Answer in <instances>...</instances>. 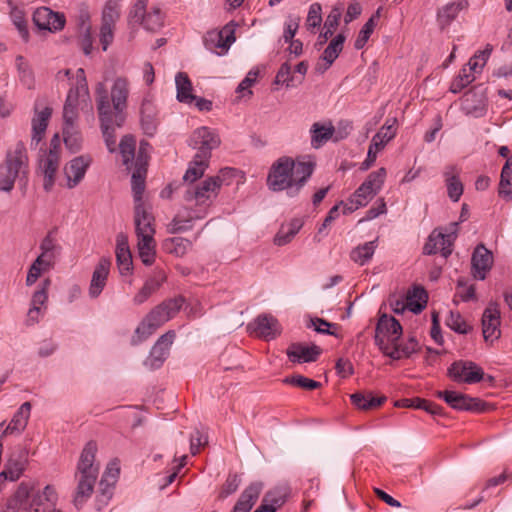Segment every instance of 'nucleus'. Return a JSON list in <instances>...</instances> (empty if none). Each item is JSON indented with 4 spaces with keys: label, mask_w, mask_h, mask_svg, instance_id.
<instances>
[{
    "label": "nucleus",
    "mask_w": 512,
    "mask_h": 512,
    "mask_svg": "<svg viewBox=\"0 0 512 512\" xmlns=\"http://www.w3.org/2000/svg\"><path fill=\"white\" fill-rule=\"evenodd\" d=\"M315 163L295 161L290 157H280L268 173L267 186L274 192L285 191L289 197H296L313 174Z\"/></svg>",
    "instance_id": "1"
},
{
    "label": "nucleus",
    "mask_w": 512,
    "mask_h": 512,
    "mask_svg": "<svg viewBox=\"0 0 512 512\" xmlns=\"http://www.w3.org/2000/svg\"><path fill=\"white\" fill-rule=\"evenodd\" d=\"M96 452V443L88 442L80 455L77 472L75 474L77 487L73 500L77 508L81 507L94 491V486L99 474V467L94 464Z\"/></svg>",
    "instance_id": "2"
},
{
    "label": "nucleus",
    "mask_w": 512,
    "mask_h": 512,
    "mask_svg": "<svg viewBox=\"0 0 512 512\" xmlns=\"http://www.w3.org/2000/svg\"><path fill=\"white\" fill-rule=\"evenodd\" d=\"M232 172V169L226 168L215 176L208 177L196 185L187 187L184 192V200L194 202L195 207L199 210H205L207 215L209 207L226 181V176Z\"/></svg>",
    "instance_id": "3"
},
{
    "label": "nucleus",
    "mask_w": 512,
    "mask_h": 512,
    "mask_svg": "<svg viewBox=\"0 0 512 512\" xmlns=\"http://www.w3.org/2000/svg\"><path fill=\"white\" fill-rule=\"evenodd\" d=\"M402 333L403 329L399 321L393 316L384 313L380 315L375 328V344L385 356L398 358V352L390 348V346L397 345Z\"/></svg>",
    "instance_id": "4"
},
{
    "label": "nucleus",
    "mask_w": 512,
    "mask_h": 512,
    "mask_svg": "<svg viewBox=\"0 0 512 512\" xmlns=\"http://www.w3.org/2000/svg\"><path fill=\"white\" fill-rule=\"evenodd\" d=\"M95 92L102 134L108 150L110 152H114L116 149V137L114 130L115 127L122 126L124 122H118L116 117L111 116L110 102L105 85L103 83H98Z\"/></svg>",
    "instance_id": "5"
},
{
    "label": "nucleus",
    "mask_w": 512,
    "mask_h": 512,
    "mask_svg": "<svg viewBox=\"0 0 512 512\" xmlns=\"http://www.w3.org/2000/svg\"><path fill=\"white\" fill-rule=\"evenodd\" d=\"M386 178V169L380 168L371 172L367 179L354 192L350 199V206L346 205L348 212H353L359 207L365 206L382 188Z\"/></svg>",
    "instance_id": "6"
},
{
    "label": "nucleus",
    "mask_w": 512,
    "mask_h": 512,
    "mask_svg": "<svg viewBox=\"0 0 512 512\" xmlns=\"http://www.w3.org/2000/svg\"><path fill=\"white\" fill-rule=\"evenodd\" d=\"M130 93V84L127 78L117 77L114 79L110 90V112L111 116L117 118L118 122H124L127 100Z\"/></svg>",
    "instance_id": "7"
},
{
    "label": "nucleus",
    "mask_w": 512,
    "mask_h": 512,
    "mask_svg": "<svg viewBox=\"0 0 512 512\" xmlns=\"http://www.w3.org/2000/svg\"><path fill=\"white\" fill-rule=\"evenodd\" d=\"M164 306L158 305L152 309L136 328L132 344L136 345L151 336L161 325L169 320L165 313Z\"/></svg>",
    "instance_id": "8"
},
{
    "label": "nucleus",
    "mask_w": 512,
    "mask_h": 512,
    "mask_svg": "<svg viewBox=\"0 0 512 512\" xmlns=\"http://www.w3.org/2000/svg\"><path fill=\"white\" fill-rule=\"evenodd\" d=\"M448 375L455 382L474 384L484 377L483 369L472 361H455L448 368Z\"/></svg>",
    "instance_id": "9"
},
{
    "label": "nucleus",
    "mask_w": 512,
    "mask_h": 512,
    "mask_svg": "<svg viewBox=\"0 0 512 512\" xmlns=\"http://www.w3.org/2000/svg\"><path fill=\"white\" fill-rule=\"evenodd\" d=\"M220 143L218 133L205 126L197 128L190 139V145L198 149L197 154L201 155L202 159H210L211 151L216 149Z\"/></svg>",
    "instance_id": "10"
},
{
    "label": "nucleus",
    "mask_w": 512,
    "mask_h": 512,
    "mask_svg": "<svg viewBox=\"0 0 512 512\" xmlns=\"http://www.w3.org/2000/svg\"><path fill=\"white\" fill-rule=\"evenodd\" d=\"M482 334L486 343L492 345L501 336V316L498 304L489 302L482 314Z\"/></svg>",
    "instance_id": "11"
},
{
    "label": "nucleus",
    "mask_w": 512,
    "mask_h": 512,
    "mask_svg": "<svg viewBox=\"0 0 512 512\" xmlns=\"http://www.w3.org/2000/svg\"><path fill=\"white\" fill-rule=\"evenodd\" d=\"M456 226L457 223H453V230L448 234L434 230L424 245V254L432 255L440 252L443 257L447 258L452 253V245L456 239Z\"/></svg>",
    "instance_id": "12"
},
{
    "label": "nucleus",
    "mask_w": 512,
    "mask_h": 512,
    "mask_svg": "<svg viewBox=\"0 0 512 512\" xmlns=\"http://www.w3.org/2000/svg\"><path fill=\"white\" fill-rule=\"evenodd\" d=\"M437 396L453 409L460 411L482 412L486 408V403L480 399L455 391H439Z\"/></svg>",
    "instance_id": "13"
},
{
    "label": "nucleus",
    "mask_w": 512,
    "mask_h": 512,
    "mask_svg": "<svg viewBox=\"0 0 512 512\" xmlns=\"http://www.w3.org/2000/svg\"><path fill=\"white\" fill-rule=\"evenodd\" d=\"M206 216L205 210H199L196 207H185L173 217L167 225V231L170 234L188 231L192 229L195 220L204 219Z\"/></svg>",
    "instance_id": "14"
},
{
    "label": "nucleus",
    "mask_w": 512,
    "mask_h": 512,
    "mask_svg": "<svg viewBox=\"0 0 512 512\" xmlns=\"http://www.w3.org/2000/svg\"><path fill=\"white\" fill-rule=\"evenodd\" d=\"M65 22L64 14L54 12L48 7L37 8L33 13V23L40 30L57 32L64 28Z\"/></svg>",
    "instance_id": "15"
},
{
    "label": "nucleus",
    "mask_w": 512,
    "mask_h": 512,
    "mask_svg": "<svg viewBox=\"0 0 512 512\" xmlns=\"http://www.w3.org/2000/svg\"><path fill=\"white\" fill-rule=\"evenodd\" d=\"M247 329L266 341L275 339L281 333L278 320L266 314L259 315L252 323L248 324Z\"/></svg>",
    "instance_id": "16"
},
{
    "label": "nucleus",
    "mask_w": 512,
    "mask_h": 512,
    "mask_svg": "<svg viewBox=\"0 0 512 512\" xmlns=\"http://www.w3.org/2000/svg\"><path fill=\"white\" fill-rule=\"evenodd\" d=\"M89 90L84 69L79 68L76 71V85L72 87L67 95L65 105L84 109L89 104Z\"/></svg>",
    "instance_id": "17"
},
{
    "label": "nucleus",
    "mask_w": 512,
    "mask_h": 512,
    "mask_svg": "<svg viewBox=\"0 0 512 512\" xmlns=\"http://www.w3.org/2000/svg\"><path fill=\"white\" fill-rule=\"evenodd\" d=\"M493 266V255L483 244H479L471 257V274L477 280H484Z\"/></svg>",
    "instance_id": "18"
},
{
    "label": "nucleus",
    "mask_w": 512,
    "mask_h": 512,
    "mask_svg": "<svg viewBox=\"0 0 512 512\" xmlns=\"http://www.w3.org/2000/svg\"><path fill=\"white\" fill-rule=\"evenodd\" d=\"M174 338V331H168L167 333L163 334L152 347L150 354L145 360L144 364L151 369L159 368L166 360Z\"/></svg>",
    "instance_id": "19"
},
{
    "label": "nucleus",
    "mask_w": 512,
    "mask_h": 512,
    "mask_svg": "<svg viewBox=\"0 0 512 512\" xmlns=\"http://www.w3.org/2000/svg\"><path fill=\"white\" fill-rule=\"evenodd\" d=\"M4 162L12 168V172L20 181L27 178L28 156L26 147L22 142H18L13 149L7 152Z\"/></svg>",
    "instance_id": "20"
},
{
    "label": "nucleus",
    "mask_w": 512,
    "mask_h": 512,
    "mask_svg": "<svg viewBox=\"0 0 512 512\" xmlns=\"http://www.w3.org/2000/svg\"><path fill=\"white\" fill-rule=\"evenodd\" d=\"M154 216L150 207L137 203L134 207V224L137 238L155 235Z\"/></svg>",
    "instance_id": "21"
},
{
    "label": "nucleus",
    "mask_w": 512,
    "mask_h": 512,
    "mask_svg": "<svg viewBox=\"0 0 512 512\" xmlns=\"http://www.w3.org/2000/svg\"><path fill=\"white\" fill-rule=\"evenodd\" d=\"M235 26L233 22L225 25L220 31H212L207 34L205 37V45L208 49H221V52H217V54H222L228 51L231 44L235 42Z\"/></svg>",
    "instance_id": "22"
},
{
    "label": "nucleus",
    "mask_w": 512,
    "mask_h": 512,
    "mask_svg": "<svg viewBox=\"0 0 512 512\" xmlns=\"http://www.w3.org/2000/svg\"><path fill=\"white\" fill-rule=\"evenodd\" d=\"M291 489L283 483L269 490L263 497L261 505L254 512H276L290 496Z\"/></svg>",
    "instance_id": "23"
},
{
    "label": "nucleus",
    "mask_w": 512,
    "mask_h": 512,
    "mask_svg": "<svg viewBox=\"0 0 512 512\" xmlns=\"http://www.w3.org/2000/svg\"><path fill=\"white\" fill-rule=\"evenodd\" d=\"M11 505L16 506L20 512H40L36 495L27 484L21 483L11 499Z\"/></svg>",
    "instance_id": "24"
},
{
    "label": "nucleus",
    "mask_w": 512,
    "mask_h": 512,
    "mask_svg": "<svg viewBox=\"0 0 512 512\" xmlns=\"http://www.w3.org/2000/svg\"><path fill=\"white\" fill-rule=\"evenodd\" d=\"M111 265V260L108 257L100 258L96 264L89 286V296L91 298H97L102 293L108 280Z\"/></svg>",
    "instance_id": "25"
},
{
    "label": "nucleus",
    "mask_w": 512,
    "mask_h": 512,
    "mask_svg": "<svg viewBox=\"0 0 512 512\" xmlns=\"http://www.w3.org/2000/svg\"><path fill=\"white\" fill-rule=\"evenodd\" d=\"M90 164L91 158L85 155L77 156L66 164L64 167V173L67 179L68 188H74L81 182Z\"/></svg>",
    "instance_id": "26"
},
{
    "label": "nucleus",
    "mask_w": 512,
    "mask_h": 512,
    "mask_svg": "<svg viewBox=\"0 0 512 512\" xmlns=\"http://www.w3.org/2000/svg\"><path fill=\"white\" fill-rule=\"evenodd\" d=\"M321 353L319 346L315 344L307 346L302 343H292L286 351L288 359L293 363L315 362Z\"/></svg>",
    "instance_id": "27"
},
{
    "label": "nucleus",
    "mask_w": 512,
    "mask_h": 512,
    "mask_svg": "<svg viewBox=\"0 0 512 512\" xmlns=\"http://www.w3.org/2000/svg\"><path fill=\"white\" fill-rule=\"evenodd\" d=\"M59 164L60 155L55 154L54 152L45 153L39 161V169L44 177L43 188L46 192H50L54 186Z\"/></svg>",
    "instance_id": "28"
},
{
    "label": "nucleus",
    "mask_w": 512,
    "mask_h": 512,
    "mask_svg": "<svg viewBox=\"0 0 512 512\" xmlns=\"http://www.w3.org/2000/svg\"><path fill=\"white\" fill-rule=\"evenodd\" d=\"M120 468L117 462H110L100 480V495L97 496V502L106 505L112 496V488L117 481Z\"/></svg>",
    "instance_id": "29"
},
{
    "label": "nucleus",
    "mask_w": 512,
    "mask_h": 512,
    "mask_svg": "<svg viewBox=\"0 0 512 512\" xmlns=\"http://www.w3.org/2000/svg\"><path fill=\"white\" fill-rule=\"evenodd\" d=\"M345 41V36L342 34H338L325 48L322 56L315 66V71L317 73L323 74L327 71L333 62L338 58L339 54L343 50V44Z\"/></svg>",
    "instance_id": "30"
},
{
    "label": "nucleus",
    "mask_w": 512,
    "mask_h": 512,
    "mask_svg": "<svg viewBox=\"0 0 512 512\" xmlns=\"http://www.w3.org/2000/svg\"><path fill=\"white\" fill-rule=\"evenodd\" d=\"M31 412L30 402H24L20 408L13 415L10 423L2 428V437L8 435L17 434L19 435L27 426Z\"/></svg>",
    "instance_id": "31"
},
{
    "label": "nucleus",
    "mask_w": 512,
    "mask_h": 512,
    "mask_svg": "<svg viewBox=\"0 0 512 512\" xmlns=\"http://www.w3.org/2000/svg\"><path fill=\"white\" fill-rule=\"evenodd\" d=\"M166 280V275L162 270L156 271L153 276L146 280L143 287L136 293L133 302L136 305L144 303L153 293H155L162 283Z\"/></svg>",
    "instance_id": "32"
},
{
    "label": "nucleus",
    "mask_w": 512,
    "mask_h": 512,
    "mask_svg": "<svg viewBox=\"0 0 512 512\" xmlns=\"http://www.w3.org/2000/svg\"><path fill=\"white\" fill-rule=\"evenodd\" d=\"M51 115L52 109L50 107H45L43 110L35 112L32 118V145H38L44 137Z\"/></svg>",
    "instance_id": "33"
},
{
    "label": "nucleus",
    "mask_w": 512,
    "mask_h": 512,
    "mask_svg": "<svg viewBox=\"0 0 512 512\" xmlns=\"http://www.w3.org/2000/svg\"><path fill=\"white\" fill-rule=\"evenodd\" d=\"M262 483L250 484L241 494L234 509L238 512H249L262 491Z\"/></svg>",
    "instance_id": "34"
},
{
    "label": "nucleus",
    "mask_w": 512,
    "mask_h": 512,
    "mask_svg": "<svg viewBox=\"0 0 512 512\" xmlns=\"http://www.w3.org/2000/svg\"><path fill=\"white\" fill-rule=\"evenodd\" d=\"M396 118L388 119L380 130L373 136L370 145L372 149L382 150L396 136Z\"/></svg>",
    "instance_id": "35"
},
{
    "label": "nucleus",
    "mask_w": 512,
    "mask_h": 512,
    "mask_svg": "<svg viewBox=\"0 0 512 512\" xmlns=\"http://www.w3.org/2000/svg\"><path fill=\"white\" fill-rule=\"evenodd\" d=\"M311 132V145L313 148L321 147L325 142L330 140L334 133V126L329 124H322L319 122H315L310 129Z\"/></svg>",
    "instance_id": "36"
},
{
    "label": "nucleus",
    "mask_w": 512,
    "mask_h": 512,
    "mask_svg": "<svg viewBox=\"0 0 512 512\" xmlns=\"http://www.w3.org/2000/svg\"><path fill=\"white\" fill-rule=\"evenodd\" d=\"M137 249L142 263L150 266L156 257V241L154 236L137 238Z\"/></svg>",
    "instance_id": "37"
},
{
    "label": "nucleus",
    "mask_w": 512,
    "mask_h": 512,
    "mask_svg": "<svg viewBox=\"0 0 512 512\" xmlns=\"http://www.w3.org/2000/svg\"><path fill=\"white\" fill-rule=\"evenodd\" d=\"M175 84L177 89V100L185 104H192L195 95L192 94V83L188 75L184 72H178L175 77Z\"/></svg>",
    "instance_id": "38"
},
{
    "label": "nucleus",
    "mask_w": 512,
    "mask_h": 512,
    "mask_svg": "<svg viewBox=\"0 0 512 512\" xmlns=\"http://www.w3.org/2000/svg\"><path fill=\"white\" fill-rule=\"evenodd\" d=\"M24 467V455L20 454L17 457L11 456L7 460L3 471L0 473V478H3L4 480L16 481L22 475Z\"/></svg>",
    "instance_id": "39"
},
{
    "label": "nucleus",
    "mask_w": 512,
    "mask_h": 512,
    "mask_svg": "<svg viewBox=\"0 0 512 512\" xmlns=\"http://www.w3.org/2000/svg\"><path fill=\"white\" fill-rule=\"evenodd\" d=\"M156 111L153 103L144 100L141 105V126L145 134L152 136L157 129Z\"/></svg>",
    "instance_id": "40"
},
{
    "label": "nucleus",
    "mask_w": 512,
    "mask_h": 512,
    "mask_svg": "<svg viewBox=\"0 0 512 512\" xmlns=\"http://www.w3.org/2000/svg\"><path fill=\"white\" fill-rule=\"evenodd\" d=\"M377 240L369 241L364 244L358 245L350 252V259L356 264L363 266L368 263L376 250Z\"/></svg>",
    "instance_id": "41"
},
{
    "label": "nucleus",
    "mask_w": 512,
    "mask_h": 512,
    "mask_svg": "<svg viewBox=\"0 0 512 512\" xmlns=\"http://www.w3.org/2000/svg\"><path fill=\"white\" fill-rule=\"evenodd\" d=\"M406 298L408 309L411 312L418 314L426 307L428 294L423 287H414L408 292Z\"/></svg>",
    "instance_id": "42"
},
{
    "label": "nucleus",
    "mask_w": 512,
    "mask_h": 512,
    "mask_svg": "<svg viewBox=\"0 0 512 512\" xmlns=\"http://www.w3.org/2000/svg\"><path fill=\"white\" fill-rule=\"evenodd\" d=\"M303 223L300 219H293L287 225H282L274 238V243L283 246L289 243L301 229Z\"/></svg>",
    "instance_id": "43"
},
{
    "label": "nucleus",
    "mask_w": 512,
    "mask_h": 512,
    "mask_svg": "<svg viewBox=\"0 0 512 512\" xmlns=\"http://www.w3.org/2000/svg\"><path fill=\"white\" fill-rule=\"evenodd\" d=\"M467 3L465 1H459L457 3H449L444 6L438 12V22L441 29L447 27L458 15V13L466 7Z\"/></svg>",
    "instance_id": "44"
},
{
    "label": "nucleus",
    "mask_w": 512,
    "mask_h": 512,
    "mask_svg": "<svg viewBox=\"0 0 512 512\" xmlns=\"http://www.w3.org/2000/svg\"><path fill=\"white\" fill-rule=\"evenodd\" d=\"M209 159H202L201 155L195 154L193 160L190 162L189 167L184 174V181L194 182L201 178L208 167Z\"/></svg>",
    "instance_id": "45"
},
{
    "label": "nucleus",
    "mask_w": 512,
    "mask_h": 512,
    "mask_svg": "<svg viewBox=\"0 0 512 512\" xmlns=\"http://www.w3.org/2000/svg\"><path fill=\"white\" fill-rule=\"evenodd\" d=\"M78 109L79 108L68 107V105H64L63 108V136L65 144L68 145H71V140L73 139V135L70 134V130L74 129L75 122L78 118Z\"/></svg>",
    "instance_id": "46"
},
{
    "label": "nucleus",
    "mask_w": 512,
    "mask_h": 512,
    "mask_svg": "<svg viewBox=\"0 0 512 512\" xmlns=\"http://www.w3.org/2000/svg\"><path fill=\"white\" fill-rule=\"evenodd\" d=\"M352 403L362 410H369L380 406L385 400V397H372L366 396L362 393H354L350 396Z\"/></svg>",
    "instance_id": "47"
},
{
    "label": "nucleus",
    "mask_w": 512,
    "mask_h": 512,
    "mask_svg": "<svg viewBox=\"0 0 512 512\" xmlns=\"http://www.w3.org/2000/svg\"><path fill=\"white\" fill-rule=\"evenodd\" d=\"M145 173L146 169L137 167L136 171L132 174L131 183L135 204L143 203L142 194L145 189Z\"/></svg>",
    "instance_id": "48"
},
{
    "label": "nucleus",
    "mask_w": 512,
    "mask_h": 512,
    "mask_svg": "<svg viewBox=\"0 0 512 512\" xmlns=\"http://www.w3.org/2000/svg\"><path fill=\"white\" fill-rule=\"evenodd\" d=\"M52 266L53 264L47 263V261L37 257L28 270L26 285H33L41 276L42 272L48 271Z\"/></svg>",
    "instance_id": "49"
},
{
    "label": "nucleus",
    "mask_w": 512,
    "mask_h": 512,
    "mask_svg": "<svg viewBox=\"0 0 512 512\" xmlns=\"http://www.w3.org/2000/svg\"><path fill=\"white\" fill-rule=\"evenodd\" d=\"M57 248L58 246L56 244V240L53 237L52 232H49L40 244L41 254L38 256V258H42L43 260L47 261V263L54 264V251Z\"/></svg>",
    "instance_id": "50"
},
{
    "label": "nucleus",
    "mask_w": 512,
    "mask_h": 512,
    "mask_svg": "<svg viewBox=\"0 0 512 512\" xmlns=\"http://www.w3.org/2000/svg\"><path fill=\"white\" fill-rule=\"evenodd\" d=\"M16 66L19 73L20 81L28 89H31L34 86V74L28 62L23 58V56H17Z\"/></svg>",
    "instance_id": "51"
},
{
    "label": "nucleus",
    "mask_w": 512,
    "mask_h": 512,
    "mask_svg": "<svg viewBox=\"0 0 512 512\" xmlns=\"http://www.w3.org/2000/svg\"><path fill=\"white\" fill-rule=\"evenodd\" d=\"M120 17V6L115 0H109L102 11V24L115 26Z\"/></svg>",
    "instance_id": "52"
},
{
    "label": "nucleus",
    "mask_w": 512,
    "mask_h": 512,
    "mask_svg": "<svg viewBox=\"0 0 512 512\" xmlns=\"http://www.w3.org/2000/svg\"><path fill=\"white\" fill-rule=\"evenodd\" d=\"M135 138L131 135H125L119 144L120 153L123 157V164L128 166L135 156Z\"/></svg>",
    "instance_id": "53"
},
{
    "label": "nucleus",
    "mask_w": 512,
    "mask_h": 512,
    "mask_svg": "<svg viewBox=\"0 0 512 512\" xmlns=\"http://www.w3.org/2000/svg\"><path fill=\"white\" fill-rule=\"evenodd\" d=\"M10 16L23 40L28 41L29 31L27 28V22L25 20V14L23 10L19 9L16 6H12L10 10Z\"/></svg>",
    "instance_id": "54"
},
{
    "label": "nucleus",
    "mask_w": 512,
    "mask_h": 512,
    "mask_svg": "<svg viewBox=\"0 0 512 512\" xmlns=\"http://www.w3.org/2000/svg\"><path fill=\"white\" fill-rule=\"evenodd\" d=\"M393 350L398 352V358H391L392 360H399L403 357L409 358L413 353H416L419 350V343L415 339V337L411 336L407 340L405 344H400L399 341L397 345L390 346Z\"/></svg>",
    "instance_id": "55"
},
{
    "label": "nucleus",
    "mask_w": 512,
    "mask_h": 512,
    "mask_svg": "<svg viewBox=\"0 0 512 512\" xmlns=\"http://www.w3.org/2000/svg\"><path fill=\"white\" fill-rule=\"evenodd\" d=\"M143 27L148 31H157L163 26V15L159 8H153L148 12L142 22Z\"/></svg>",
    "instance_id": "56"
},
{
    "label": "nucleus",
    "mask_w": 512,
    "mask_h": 512,
    "mask_svg": "<svg viewBox=\"0 0 512 512\" xmlns=\"http://www.w3.org/2000/svg\"><path fill=\"white\" fill-rule=\"evenodd\" d=\"M446 325L460 334H467L471 330L459 312L450 311L446 318Z\"/></svg>",
    "instance_id": "57"
},
{
    "label": "nucleus",
    "mask_w": 512,
    "mask_h": 512,
    "mask_svg": "<svg viewBox=\"0 0 512 512\" xmlns=\"http://www.w3.org/2000/svg\"><path fill=\"white\" fill-rule=\"evenodd\" d=\"M472 71L473 70H469V68L463 67L459 75L454 79V81L451 84V92L458 93L466 86H468L471 82H473L475 80V77Z\"/></svg>",
    "instance_id": "58"
},
{
    "label": "nucleus",
    "mask_w": 512,
    "mask_h": 512,
    "mask_svg": "<svg viewBox=\"0 0 512 512\" xmlns=\"http://www.w3.org/2000/svg\"><path fill=\"white\" fill-rule=\"evenodd\" d=\"M303 80V77L300 79H297L298 83H301ZM296 78L291 73V66L286 62L283 63L278 70L276 77H275V84H285L286 87H293L295 86Z\"/></svg>",
    "instance_id": "59"
},
{
    "label": "nucleus",
    "mask_w": 512,
    "mask_h": 512,
    "mask_svg": "<svg viewBox=\"0 0 512 512\" xmlns=\"http://www.w3.org/2000/svg\"><path fill=\"white\" fill-rule=\"evenodd\" d=\"M16 179L17 177L15 176L14 172H12V168L3 162L0 165V190L4 192H10L14 187Z\"/></svg>",
    "instance_id": "60"
},
{
    "label": "nucleus",
    "mask_w": 512,
    "mask_h": 512,
    "mask_svg": "<svg viewBox=\"0 0 512 512\" xmlns=\"http://www.w3.org/2000/svg\"><path fill=\"white\" fill-rule=\"evenodd\" d=\"M492 51L493 47L491 44H487L484 50L478 51L468 62L469 70L476 71L477 68L481 69L486 64Z\"/></svg>",
    "instance_id": "61"
},
{
    "label": "nucleus",
    "mask_w": 512,
    "mask_h": 512,
    "mask_svg": "<svg viewBox=\"0 0 512 512\" xmlns=\"http://www.w3.org/2000/svg\"><path fill=\"white\" fill-rule=\"evenodd\" d=\"M284 383L291 384L305 390H314L321 386L320 382L313 379L304 377L302 375H295L284 379Z\"/></svg>",
    "instance_id": "62"
},
{
    "label": "nucleus",
    "mask_w": 512,
    "mask_h": 512,
    "mask_svg": "<svg viewBox=\"0 0 512 512\" xmlns=\"http://www.w3.org/2000/svg\"><path fill=\"white\" fill-rule=\"evenodd\" d=\"M375 26L376 23L374 22V19H368V21L363 25L354 43V47L357 50H360L365 46L371 34L373 33Z\"/></svg>",
    "instance_id": "63"
},
{
    "label": "nucleus",
    "mask_w": 512,
    "mask_h": 512,
    "mask_svg": "<svg viewBox=\"0 0 512 512\" xmlns=\"http://www.w3.org/2000/svg\"><path fill=\"white\" fill-rule=\"evenodd\" d=\"M51 285V280L46 278L42 281L40 288L36 290L32 296L31 305L35 307L43 306L48 299V289Z\"/></svg>",
    "instance_id": "64"
}]
</instances>
